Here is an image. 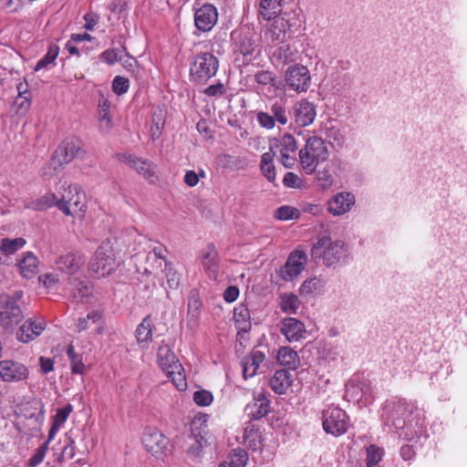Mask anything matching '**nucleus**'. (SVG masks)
<instances>
[{
    "instance_id": "obj_1",
    "label": "nucleus",
    "mask_w": 467,
    "mask_h": 467,
    "mask_svg": "<svg viewBox=\"0 0 467 467\" xmlns=\"http://www.w3.org/2000/svg\"><path fill=\"white\" fill-rule=\"evenodd\" d=\"M382 419L385 425L400 437L411 441L425 436L426 427L416 404L396 398L384 407Z\"/></svg>"
},
{
    "instance_id": "obj_2",
    "label": "nucleus",
    "mask_w": 467,
    "mask_h": 467,
    "mask_svg": "<svg viewBox=\"0 0 467 467\" xmlns=\"http://www.w3.org/2000/svg\"><path fill=\"white\" fill-rule=\"evenodd\" d=\"M297 136L306 140L305 147L298 151L302 168L306 174H312L319 163L327 160V147L320 137L312 136L306 139L302 130L297 132Z\"/></svg>"
},
{
    "instance_id": "obj_3",
    "label": "nucleus",
    "mask_w": 467,
    "mask_h": 467,
    "mask_svg": "<svg viewBox=\"0 0 467 467\" xmlns=\"http://www.w3.org/2000/svg\"><path fill=\"white\" fill-rule=\"evenodd\" d=\"M23 297L24 291L22 290L0 295V325L5 329H13L24 319Z\"/></svg>"
},
{
    "instance_id": "obj_4",
    "label": "nucleus",
    "mask_w": 467,
    "mask_h": 467,
    "mask_svg": "<svg viewBox=\"0 0 467 467\" xmlns=\"http://www.w3.org/2000/svg\"><path fill=\"white\" fill-rule=\"evenodd\" d=\"M311 256L315 260L322 259L327 266H332L347 256V247L344 242L323 236L313 244Z\"/></svg>"
},
{
    "instance_id": "obj_5",
    "label": "nucleus",
    "mask_w": 467,
    "mask_h": 467,
    "mask_svg": "<svg viewBox=\"0 0 467 467\" xmlns=\"http://www.w3.org/2000/svg\"><path fill=\"white\" fill-rule=\"evenodd\" d=\"M219 67L218 58L211 52L196 55L190 65L191 80L197 84H204L215 76Z\"/></svg>"
},
{
    "instance_id": "obj_6",
    "label": "nucleus",
    "mask_w": 467,
    "mask_h": 467,
    "mask_svg": "<svg viewBox=\"0 0 467 467\" xmlns=\"http://www.w3.org/2000/svg\"><path fill=\"white\" fill-rule=\"evenodd\" d=\"M117 266L114 251L108 244H102L97 248L88 264L89 271L98 277L109 275L116 270Z\"/></svg>"
},
{
    "instance_id": "obj_7",
    "label": "nucleus",
    "mask_w": 467,
    "mask_h": 467,
    "mask_svg": "<svg viewBox=\"0 0 467 467\" xmlns=\"http://www.w3.org/2000/svg\"><path fill=\"white\" fill-rule=\"evenodd\" d=\"M190 432L187 453L191 457H200L203 447L207 443V436L209 434L207 415L194 417L190 424Z\"/></svg>"
},
{
    "instance_id": "obj_8",
    "label": "nucleus",
    "mask_w": 467,
    "mask_h": 467,
    "mask_svg": "<svg viewBox=\"0 0 467 467\" xmlns=\"http://www.w3.org/2000/svg\"><path fill=\"white\" fill-rule=\"evenodd\" d=\"M234 43V51L243 56V63L249 64L256 58L260 50L250 29L240 28L231 34Z\"/></svg>"
},
{
    "instance_id": "obj_9",
    "label": "nucleus",
    "mask_w": 467,
    "mask_h": 467,
    "mask_svg": "<svg viewBox=\"0 0 467 467\" xmlns=\"http://www.w3.org/2000/svg\"><path fill=\"white\" fill-rule=\"evenodd\" d=\"M323 429L333 436L346 433L350 426L349 417L338 407L331 406L323 411Z\"/></svg>"
},
{
    "instance_id": "obj_10",
    "label": "nucleus",
    "mask_w": 467,
    "mask_h": 467,
    "mask_svg": "<svg viewBox=\"0 0 467 467\" xmlns=\"http://www.w3.org/2000/svg\"><path fill=\"white\" fill-rule=\"evenodd\" d=\"M71 200L66 199V193L60 199H57L53 192H47L46 194L36 199H26L24 201V207L26 209L42 212L53 206H57L64 214L71 215L69 205Z\"/></svg>"
},
{
    "instance_id": "obj_11",
    "label": "nucleus",
    "mask_w": 467,
    "mask_h": 467,
    "mask_svg": "<svg viewBox=\"0 0 467 467\" xmlns=\"http://www.w3.org/2000/svg\"><path fill=\"white\" fill-rule=\"evenodd\" d=\"M157 357L159 366L169 376L179 374L180 383L177 384V389H183L186 387L185 379L182 375L183 368L171 348L165 344L161 345L158 348Z\"/></svg>"
},
{
    "instance_id": "obj_12",
    "label": "nucleus",
    "mask_w": 467,
    "mask_h": 467,
    "mask_svg": "<svg viewBox=\"0 0 467 467\" xmlns=\"http://www.w3.org/2000/svg\"><path fill=\"white\" fill-rule=\"evenodd\" d=\"M285 81L289 89L298 93L306 92L311 82L309 70L303 65L290 66L285 71Z\"/></svg>"
},
{
    "instance_id": "obj_13",
    "label": "nucleus",
    "mask_w": 467,
    "mask_h": 467,
    "mask_svg": "<svg viewBox=\"0 0 467 467\" xmlns=\"http://www.w3.org/2000/svg\"><path fill=\"white\" fill-rule=\"evenodd\" d=\"M142 443L152 455L160 457L168 450L170 441L156 427H147L142 435Z\"/></svg>"
},
{
    "instance_id": "obj_14",
    "label": "nucleus",
    "mask_w": 467,
    "mask_h": 467,
    "mask_svg": "<svg viewBox=\"0 0 467 467\" xmlns=\"http://www.w3.org/2000/svg\"><path fill=\"white\" fill-rule=\"evenodd\" d=\"M276 148L280 153V162L285 168H292L297 160L298 141L290 133H285L278 140Z\"/></svg>"
},
{
    "instance_id": "obj_15",
    "label": "nucleus",
    "mask_w": 467,
    "mask_h": 467,
    "mask_svg": "<svg viewBox=\"0 0 467 467\" xmlns=\"http://www.w3.org/2000/svg\"><path fill=\"white\" fill-rule=\"evenodd\" d=\"M27 368L16 360L5 359L0 361V379L5 382H18L28 378Z\"/></svg>"
},
{
    "instance_id": "obj_16",
    "label": "nucleus",
    "mask_w": 467,
    "mask_h": 467,
    "mask_svg": "<svg viewBox=\"0 0 467 467\" xmlns=\"http://www.w3.org/2000/svg\"><path fill=\"white\" fill-rule=\"evenodd\" d=\"M117 158L119 161H122L130 168L136 170L140 175L150 182H153L154 179L157 178L155 165L152 162L139 158L135 154L127 152L117 154Z\"/></svg>"
},
{
    "instance_id": "obj_17",
    "label": "nucleus",
    "mask_w": 467,
    "mask_h": 467,
    "mask_svg": "<svg viewBox=\"0 0 467 467\" xmlns=\"http://www.w3.org/2000/svg\"><path fill=\"white\" fill-rule=\"evenodd\" d=\"M82 142L77 138L65 140L56 150L53 161L59 166L69 163L74 158L79 156L82 151Z\"/></svg>"
},
{
    "instance_id": "obj_18",
    "label": "nucleus",
    "mask_w": 467,
    "mask_h": 467,
    "mask_svg": "<svg viewBox=\"0 0 467 467\" xmlns=\"http://www.w3.org/2000/svg\"><path fill=\"white\" fill-rule=\"evenodd\" d=\"M218 21L217 8L212 4H203L194 13V24L198 30L209 32Z\"/></svg>"
},
{
    "instance_id": "obj_19",
    "label": "nucleus",
    "mask_w": 467,
    "mask_h": 467,
    "mask_svg": "<svg viewBox=\"0 0 467 467\" xmlns=\"http://www.w3.org/2000/svg\"><path fill=\"white\" fill-rule=\"evenodd\" d=\"M46 327L47 323L44 319L27 318L16 331V339L22 343H29L38 337Z\"/></svg>"
},
{
    "instance_id": "obj_20",
    "label": "nucleus",
    "mask_w": 467,
    "mask_h": 467,
    "mask_svg": "<svg viewBox=\"0 0 467 467\" xmlns=\"http://www.w3.org/2000/svg\"><path fill=\"white\" fill-rule=\"evenodd\" d=\"M292 115L298 126L306 127L312 124L316 119V106L306 99H301L295 103Z\"/></svg>"
},
{
    "instance_id": "obj_21",
    "label": "nucleus",
    "mask_w": 467,
    "mask_h": 467,
    "mask_svg": "<svg viewBox=\"0 0 467 467\" xmlns=\"http://www.w3.org/2000/svg\"><path fill=\"white\" fill-rule=\"evenodd\" d=\"M280 332L289 342H297L307 336L305 324L295 317L284 318L281 321Z\"/></svg>"
},
{
    "instance_id": "obj_22",
    "label": "nucleus",
    "mask_w": 467,
    "mask_h": 467,
    "mask_svg": "<svg viewBox=\"0 0 467 467\" xmlns=\"http://www.w3.org/2000/svg\"><path fill=\"white\" fill-rule=\"evenodd\" d=\"M306 257V255L304 252H293L289 255L285 266L280 270L281 277L285 281H291L297 277L304 270Z\"/></svg>"
},
{
    "instance_id": "obj_23",
    "label": "nucleus",
    "mask_w": 467,
    "mask_h": 467,
    "mask_svg": "<svg viewBox=\"0 0 467 467\" xmlns=\"http://www.w3.org/2000/svg\"><path fill=\"white\" fill-rule=\"evenodd\" d=\"M57 268L69 275L78 272L85 264V257L80 252H69L56 260Z\"/></svg>"
},
{
    "instance_id": "obj_24",
    "label": "nucleus",
    "mask_w": 467,
    "mask_h": 467,
    "mask_svg": "<svg viewBox=\"0 0 467 467\" xmlns=\"http://www.w3.org/2000/svg\"><path fill=\"white\" fill-rule=\"evenodd\" d=\"M110 107V101L100 92L98 99V120L99 131L104 134L110 132L113 128Z\"/></svg>"
},
{
    "instance_id": "obj_25",
    "label": "nucleus",
    "mask_w": 467,
    "mask_h": 467,
    "mask_svg": "<svg viewBox=\"0 0 467 467\" xmlns=\"http://www.w3.org/2000/svg\"><path fill=\"white\" fill-rule=\"evenodd\" d=\"M265 354L254 348L251 353L242 359L243 377L244 379L254 377L260 365L265 361Z\"/></svg>"
},
{
    "instance_id": "obj_26",
    "label": "nucleus",
    "mask_w": 467,
    "mask_h": 467,
    "mask_svg": "<svg viewBox=\"0 0 467 467\" xmlns=\"http://www.w3.org/2000/svg\"><path fill=\"white\" fill-rule=\"evenodd\" d=\"M354 195L349 192H339L328 202V212L333 215H341L350 210L354 204Z\"/></svg>"
},
{
    "instance_id": "obj_27",
    "label": "nucleus",
    "mask_w": 467,
    "mask_h": 467,
    "mask_svg": "<svg viewBox=\"0 0 467 467\" xmlns=\"http://www.w3.org/2000/svg\"><path fill=\"white\" fill-rule=\"evenodd\" d=\"M70 296L74 301H82L92 293L90 282L86 278L69 277Z\"/></svg>"
},
{
    "instance_id": "obj_28",
    "label": "nucleus",
    "mask_w": 467,
    "mask_h": 467,
    "mask_svg": "<svg viewBox=\"0 0 467 467\" xmlns=\"http://www.w3.org/2000/svg\"><path fill=\"white\" fill-rule=\"evenodd\" d=\"M270 411V401L260 394L258 399L245 407V413L251 420H260Z\"/></svg>"
},
{
    "instance_id": "obj_29",
    "label": "nucleus",
    "mask_w": 467,
    "mask_h": 467,
    "mask_svg": "<svg viewBox=\"0 0 467 467\" xmlns=\"http://www.w3.org/2000/svg\"><path fill=\"white\" fill-rule=\"evenodd\" d=\"M202 263L209 275L213 278H216L219 270V261L218 253L213 244H209L207 247L202 251Z\"/></svg>"
},
{
    "instance_id": "obj_30",
    "label": "nucleus",
    "mask_w": 467,
    "mask_h": 467,
    "mask_svg": "<svg viewBox=\"0 0 467 467\" xmlns=\"http://www.w3.org/2000/svg\"><path fill=\"white\" fill-rule=\"evenodd\" d=\"M325 135L329 140L332 147L342 148L346 141L343 127L335 120H329L326 123Z\"/></svg>"
},
{
    "instance_id": "obj_31",
    "label": "nucleus",
    "mask_w": 467,
    "mask_h": 467,
    "mask_svg": "<svg viewBox=\"0 0 467 467\" xmlns=\"http://www.w3.org/2000/svg\"><path fill=\"white\" fill-rule=\"evenodd\" d=\"M234 319L238 329L237 335L248 333L251 329L250 312L246 306L239 305L234 309Z\"/></svg>"
},
{
    "instance_id": "obj_32",
    "label": "nucleus",
    "mask_w": 467,
    "mask_h": 467,
    "mask_svg": "<svg viewBox=\"0 0 467 467\" xmlns=\"http://www.w3.org/2000/svg\"><path fill=\"white\" fill-rule=\"evenodd\" d=\"M291 374L286 369H279L270 379V387L277 394H284L291 385Z\"/></svg>"
},
{
    "instance_id": "obj_33",
    "label": "nucleus",
    "mask_w": 467,
    "mask_h": 467,
    "mask_svg": "<svg viewBox=\"0 0 467 467\" xmlns=\"http://www.w3.org/2000/svg\"><path fill=\"white\" fill-rule=\"evenodd\" d=\"M277 361L287 369L296 370L299 366V358L294 349L289 347H282L277 353Z\"/></svg>"
},
{
    "instance_id": "obj_34",
    "label": "nucleus",
    "mask_w": 467,
    "mask_h": 467,
    "mask_svg": "<svg viewBox=\"0 0 467 467\" xmlns=\"http://www.w3.org/2000/svg\"><path fill=\"white\" fill-rule=\"evenodd\" d=\"M38 259L32 252L25 253L18 262L20 273L26 278H32L36 273Z\"/></svg>"
},
{
    "instance_id": "obj_35",
    "label": "nucleus",
    "mask_w": 467,
    "mask_h": 467,
    "mask_svg": "<svg viewBox=\"0 0 467 467\" xmlns=\"http://www.w3.org/2000/svg\"><path fill=\"white\" fill-rule=\"evenodd\" d=\"M283 0H261L259 14L265 20L276 18L282 12Z\"/></svg>"
},
{
    "instance_id": "obj_36",
    "label": "nucleus",
    "mask_w": 467,
    "mask_h": 467,
    "mask_svg": "<svg viewBox=\"0 0 467 467\" xmlns=\"http://www.w3.org/2000/svg\"><path fill=\"white\" fill-rule=\"evenodd\" d=\"M272 59L278 65H285L296 59V51L289 44H282L273 52Z\"/></svg>"
},
{
    "instance_id": "obj_37",
    "label": "nucleus",
    "mask_w": 467,
    "mask_h": 467,
    "mask_svg": "<svg viewBox=\"0 0 467 467\" xmlns=\"http://www.w3.org/2000/svg\"><path fill=\"white\" fill-rule=\"evenodd\" d=\"M266 111L275 119V123L282 126L287 124L289 112H287L285 103L283 100L275 101L267 108Z\"/></svg>"
},
{
    "instance_id": "obj_38",
    "label": "nucleus",
    "mask_w": 467,
    "mask_h": 467,
    "mask_svg": "<svg viewBox=\"0 0 467 467\" xmlns=\"http://www.w3.org/2000/svg\"><path fill=\"white\" fill-rule=\"evenodd\" d=\"M275 152L270 150V151L265 152L261 156L260 161V170L263 175L270 182H275V167L274 164V157Z\"/></svg>"
},
{
    "instance_id": "obj_39",
    "label": "nucleus",
    "mask_w": 467,
    "mask_h": 467,
    "mask_svg": "<svg viewBox=\"0 0 467 467\" xmlns=\"http://www.w3.org/2000/svg\"><path fill=\"white\" fill-rule=\"evenodd\" d=\"M136 338L138 343H147L152 337V325L150 317H145L141 323H140L136 329Z\"/></svg>"
},
{
    "instance_id": "obj_40",
    "label": "nucleus",
    "mask_w": 467,
    "mask_h": 467,
    "mask_svg": "<svg viewBox=\"0 0 467 467\" xmlns=\"http://www.w3.org/2000/svg\"><path fill=\"white\" fill-rule=\"evenodd\" d=\"M102 316L99 311L93 310L89 312L85 317H79L77 321L76 327L78 332H82L88 329L91 324H100Z\"/></svg>"
},
{
    "instance_id": "obj_41",
    "label": "nucleus",
    "mask_w": 467,
    "mask_h": 467,
    "mask_svg": "<svg viewBox=\"0 0 467 467\" xmlns=\"http://www.w3.org/2000/svg\"><path fill=\"white\" fill-rule=\"evenodd\" d=\"M202 306V301L197 294L191 292L188 302V325H196L199 318V309Z\"/></svg>"
},
{
    "instance_id": "obj_42",
    "label": "nucleus",
    "mask_w": 467,
    "mask_h": 467,
    "mask_svg": "<svg viewBox=\"0 0 467 467\" xmlns=\"http://www.w3.org/2000/svg\"><path fill=\"white\" fill-rule=\"evenodd\" d=\"M59 47L57 45L49 46L47 54L36 63L35 71L47 68L49 65H55V61L58 56Z\"/></svg>"
},
{
    "instance_id": "obj_43",
    "label": "nucleus",
    "mask_w": 467,
    "mask_h": 467,
    "mask_svg": "<svg viewBox=\"0 0 467 467\" xmlns=\"http://www.w3.org/2000/svg\"><path fill=\"white\" fill-rule=\"evenodd\" d=\"M299 305L298 297L294 294H285L281 296L280 308L285 313L295 314Z\"/></svg>"
},
{
    "instance_id": "obj_44",
    "label": "nucleus",
    "mask_w": 467,
    "mask_h": 467,
    "mask_svg": "<svg viewBox=\"0 0 467 467\" xmlns=\"http://www.w3.org/2000/svg\"><path fill=\"white\" fill-rule=\"evenodd\" d=\"M26 244V240L22 237L9 239L4 238L1 242L0 250L5 254H13L18 249L22 248Z\"/></svg>"
},
{
    "instance_id": "obj_45",
    "label": "nucleus",
    "mask_w": 467,
    "mask_h": 467,
    "mask_svg": "<svg viewBox=\"0 0 467 467\" xmlns=\"http://www.w3.org/2000/svg\"><path fill=\"white\" fill-rule=\"evenodd\" d=\"M230 467H245L248 461V454L242 448L234 449L228 456Z\"/></svg>"
},
{
    "instance_id": "obj_46",
    "label": "nucleus",
    "mask_w": 467,
    "mask_h": 467,
    "mask_svg": "<svg viewBox=\"0 0 467 467\" xmlns=\"http://www.w3.org/2000/svg\"><path fill=\"white\" fill-rule=\"evenodd\" d=\"M65 192L68 193V195L66 194L67 200H71L69 205V210L72 213L71 208H74V211L77 212V210L81 211L82 210V204L80 202V192H79V187L78 185H69L67 189L65 190Z\"/></svg>"
},
{
    "instance_id": "obj_47",
    "label": "nucleus",
    "mask_w": 467,
    "mask_h": 467,
    "mask_svg": "<svg viewBox=\"0 0 467 467\" xmlns=\"http://www.w3.org/2000/svg\"><path fill=\"white\" fill-rule=\"evenodd\" d=\"M48 450V441H45L38 448H36L33 453V455L29 458L27 462V465L29 467H36L38 466L44 460L47 451Z\"/></svg>"
},
{
    "instance_id": "obj_48",
    "label": "nucleus",
    "mask_w": 467,
    "mask_h": 467,
    "mask_svg": "<svg viewBox=\"0 0 467 467\" xmlns=\"http://www.w3.org/2000/svg\"><path fill=\"white\" fill-rule=\"evenodd\" d=\"M75 456V441L67 437L65 441V445L60 452L57 461L58 462H63L65 461H69L73 459Z\"/></svg>"
},
{
    "instance_id": "obj_49",
    "label": "nucleus",
    "mask_w": 467,
    "mask_h": 467,
    "mask_svg": "<svg viewBox=\"0 0 467 467\" xmlns=\"http://www.w3.org/2000/svg\"><path fill=\"white\" fill-rule=\"evenodd\" d=\"M382 451L380 448L370 445L367 448L366 464L368 467L376 466L381 460Z\"/></svg>"
},
{
    "instance_id": "obj_50",
    "label": "nucleus",
    "mask_w": 467,
    "mask_h": 467,
    "mask_svg": "<svg viewBox=\"0 0 467 467\" xmlns=\"http://www.w3.org/2000/svg\"><path fill=\"white\" fill-rule=\"evenodd\" d=\"M112 90L115 94L120 96L128 92L130 81L127 78L116 76L112 81Z\"/></svg>"
},
{
    "instance_id": "obj_51",
    "label": "nucleus",
    "mask_w": 467,
    "mask_h": 467,
    "mask_svg": "<svg viewBox=\"0 0 467 467\" xmlns=\"http://www.w3.org/2000/svg\"><path fill=\"white\" fill-rule=\"evenodd\" d=\"M298 215V210L296 208L283 205L275 210V216L278 220L287 221L293 219L295 216Z\"/></svg>"
},
{
    "instance_id": "obj_52",
    "label": "nucleus",
    "mask_w": 467,
    "mask_h": 467,
    "mask_svg": "<svg viewBox=\"0 0 467 467\" xmlns=\"http://www.w3.org/2000/svg\"><path fill=\"white\" fill-rule=\"evenodd\" d=\"M100 59L111 66L118 61H122L120 50L117 48L107 49L100 54Z\"/></svg>"
},
{
    "instance_id": "obj_53",
    "label": "nucleus",
    "mask_w": 467,
    "mask_h": 467,
    "mask_svg": "<svg viewBox=\"0 0 467 467\" xmlns=\"http://www.w3.org/2000/svg\"><path fill=\"white\" fill-rule=\"evenodd\" d=\"M213 397L208 390L202 389L193 393V401L199 406H208L212 403Z\"/></svg>"
},
{
    "instance_id": "obj_54",
    "label": "nucleus",
    "mask_w": 467,
    "mask_h": 467,
    "mask_svg": "<svg viewBox=\"0 0 467 467\" xmlns=\"http://www.w3.org/2000/svg\"><path fill=\"white\" fill-rule=\"evenodd\" d=\"M72 410L73 406L71 404H67L63 408H58L57 410L56 415L53 418V422L56 423L57 425L62 426L67 420Z\"/></svg>"
},
{
    "instance_id": "obj_55",
    "label": "nucleus",
    "mask_w": 467,
    "mask_h": 467,
    "mask_svg": "<svg viewBox=\"0 0 467 467\" xmlns=\"http://www.w3.org/2000/svg\"><path fill=\"white\" fill-rule=\"evenodd\" d=\"M317 181L318 186L325 190V189L329 188L332 185L333 177L327 170L323 169V170H320L317 171Z\"/></svg>"
},
{
    "instance_id": "obj_56",
    "label": "nucleus",
    "mask_w": 467,
    "mask_h": 467,
    "mask_svg": "<svg viewBox=\"0 0 467 467\" xmlns=\"http://www.w3.org/2000/svg\"><path fill=\"white\" fill-rule=\"evenodd\" d=\"M254 78L262 86L274 85L275 76L269 70H260L254 74Z\"/></svg>"
},
{
    "instance_id": "obj_57",
    "label": "nucleus",
    "mask_w": 467,
    "mask_h": 467,
    "mask_svg": "<svg viewBox=\"0 0 467 467\" xmlns=\"http://www.w3.org/2000/svg\"><path fill=\"white\" fill-rule=\"evenodd\" d=\"M319 280L317 277L307 279L301 285L299 293L301 296L313 294L318 287Z\"/></svg>"
},
{
    "instance_id": "obj_58",
    "label": "nucleus",
    "mask_w": 467,
    "mask_h": 467,
    "mask_svg": "<svg viewBox=\"0 0 467 467\" xmlns=\"http://www.w3.org/2000/svg\"><path fill=\"white\" fill-rule=\"evenodd\" d=\"M256 120L262 128L266 130H272L275 126V119H272L267 111L257 112Z\"/></svg>"
},
{
    "instance_id": "obj_59",
    "label": "nucleus",
    "mask_w": 467,
    "mask_h": 467,
    "mask_svg": "<svg viewBox=\"0 0 467 467\" xmlns=\"http://www.w3.org/2000/svg\"><path fill=\"white\" fill-rule=\"evenodd\" d=\"M70 360L71 372L73 374H84L86 371V366L83 363L82 354L74 356Z\"/></svg>"
},
{
    "instance_id": "obj_60",
    "label": "nucleus",
    "mask_w": 467,
    "mask_h": 467,
    "mask_svg": "<svg viewBox=\"0 0 467 467\" xmlns=\"http://www.w3.org/2000/svg\"><path fill=\"white\" fill-rule=\"evenodd\" d=\"M283 183L285 187L296 189L300 188L301 180L296 173L288 171L284 176Z\"/></svg>"
},
{
    "instance_id": "obj_61",
    "label": "nucleus",
    "mask_w": 467,
    "mask_h": 467,
    "mask_svg": "<svg viewBox=\"0 0 467 467\" xmlns=\"http://www.w3.org/2000/svg\"><path fill=\"white\" fill-rule=\"evenodd\" d=\"M225 89L222 83H217L207 87L203 93L208 97H219L224 93Z\"/></svg>"
},
{
    "instance_id": "obj_62",
    "label": "nucleus",
    "mask_w": 467,
    "mask_h": 467,
    "mask_svg": "<svg viewBox=\"0 0 467 467\" xmlns=\"http://www.w3.org/2000/svg\"><path fill=\"white\" fill-rule=\"evenodd\" d=\"M43 408H44V406L41 405V410L39 412H37V413L33 412V413H30L28 416H26V418L29 420H32L34 422L33 429L36 430V431L40 430V427L44 420Z\"/></svg>"
},
{
    "instance_id": "obj_63",
    "label": "nucleus",
    "mask_w": 467,
    "mask_h": 467,
    "mask_svg": "<svg viewBox=\"0 0 467 467\" xmlns=\"http://www.w3.org/2000/svg\"><path fill=\"white\" fill-rule=\"evenodd\" d=\"M239 296V289L237 286L231 285L228 286L223 292V299L227 303L234 302Z\"/></svg>"
},
{
    "instance_id": "obj_64",
    "label": "nucleus",
    "mask_w": 467,
    "mask_h": 467,
    "mask_svg": "<svg viewBox=\"0 0 467 467\" xmlns=\"http://www.w3.org/2000/svg\"><path fill=\"white\" fill-rule=\"evenodd\" d=\"M99 19V16L97 14H95V13H87L84 16V20H85L84 27L87 30H93L95 26L98 24Z\"/></svg>"
}]
</instances>
